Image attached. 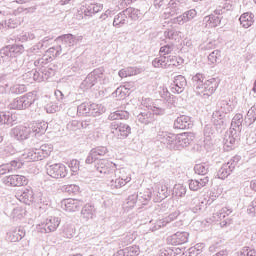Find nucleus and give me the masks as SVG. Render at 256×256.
I'll use <instances>...</instances> for the list:
<instances>
[{"label":"nucleus","mask_w":256,"mask_h":256,"mask_svg":"<svg viewBox=\"0 0 256 256\" xmlns=\"http://www.w3.org/2000/svg\"><path fill=\"white\" fill-rule=\"evenodd\" d=\"M192 87L197 95L209 99L217 91L219 82L215 78L206 80L203 74L197 73L192 77Z\"/></svg>","instance_id":"obj_1"},{"label":"nucleus","mask_w":256,"mask_h":256,"mask_svg":"<svg viewBox=\"0 0 256 256\" xmlns=\"http://www.w3.org/2000/svg\"><path fill=\"white\" fill-rule=\"evenodd\" d=\"M235 109L233 101L229 99L219 100L217 102V109L212 114V119L215 125H223V118L225 115L231 113Z\"/></svg>","instance_id":"obj_2"},{"label":"nucleus","mask_w":256,"mask_h":256,"mask_svg":"<svg viewBox=\"0 0 256 256\" xmlns=\"http://www.w3.org/2000/svg\"><path fill=\"white\" fill-rule=\"evenodd\" d=\"M97 83H100V85H104L105 83V69L103 68H96L90 72L81 83V89H91Z\"/></svg>","instance_id":"obj_3"},{"label":"nucleus","mask_w":256,"mask_h":256,"mask_svg":"<svg viewBox=\"0 0 256 256\" xmlns=\"http://www.w3.org/2000/svg\"><path fill=\"white\" fill-rule=\"evenodd\" d=\"M36 97L33 92H29L21 97L15 98L9 105L10 109H17L18 111H23L24 109H29V106L35 103Z\"/></svg>","instance_id":"obj_4"},{"label":"nucleus","mask_w":256,"mask_h":256,"mask_svg":"<svg viewBox=\"0 0 256 256\" xmlns=\"http://www.w3.org/2000/svg\"><path fill=\"white\" fill-rule=\"evenodd\" d=\"M59 225H61V219L50 216L44 222L38 224L36 229L39 233H54V231H57Z\"/></svg>","instance_id":"obj_5"},{"label":"nucleus","mask_w":256,"mask_h":256,"mask_svg":"<svg viewBox=\"0 0 256 256\" xmlns=\"http://www.w3.org/2000/svg\"><path fill=\"white\" fill-rule=\"evenodd\" d=\"M46 172L49 177H52V179H65L69 173V170H67V166L64 164L56 163L48 165Z\"/></svg>","instance_id":"obj_6"},{"label":"nucleus","mask_w":256,"mask_h":256,"mask_svg":"<svg viewBox=\"0 0 256 256\" xmlns=\"http://www.w3.org/2000/svg\"><path fill=\"white\" fill-rule=\"evenodd\" d=\"M239 156L231 158L227 163L223 164L222 167L217 172L218 179H227L228 176L233 173L237 163H239Z\"/></svg>","instance_id":"obj_7"},{"label":"nucleus","mask_w":256,"mask_h":256,"mask_svg":"<svg viewBox=\"0 0 256 256\" xmlns=\"http://www.w3.org/2000/svg\"><path fill=\"white\" fill-rule=\"evenodd\" d=\"M84 10L81 9V11H78V19H85V18H91L94 15H97V13H101L103 11V4L101 3H90L84 6Z\"/></svg>","instance_id":"obj_8"},{"label":"nucleus","mask_w":256,"mask_h":256,"mask_svg":"<svg viewBox=\"0 0 256 256\" xmlns=\"http://www.w3.org/2000/svg\"><path fill=\"white\" fill-rule=\"evenodd\" d=\"M56 41L58 43H62L56 47V55H61V51L63 49H67L68 47H73V45H77V38L73 36V34H65L59 36Z\"/></svg>","instance_id":"obj_9"},{"label":"nucleus","mask_w":256,"mask_h":256,"mask_svg":"<svg viewBox=\"0 0 256 256\" xmlns=\"http://www.w3.org/2000/svg\"><path fill=\"white\" fill-rule=\"evenodd\" d=\"M111 133L117 135L118 139H126L131 135V126L128 124L113 122L110 126Z\"/></svg>","instance_id":"obj_10"},{"label":"nucleus","mask_w":256,"mask_h":256,"mask_svg":"<svg viewBox=\"0 0 256 256\" xmlns=\"http://www.w3.org/2000/svg\"><path fill=\"white\" fill-rule=\"evenodd\" d=\"M175 141L176 145L173 146L176 148V151H183L185 147H189V145H191V141H193V134L187 132L175 134Z\"/></svg>","instance_id":"obj_11"},{"label":"nucleus","mask_w":256,"mask_h":256,"mask_svg":"<svg viewBox=\"0 0 256 256\" xmlns=\"http://www.w3.org/2000/svg\"><path fill=\"white\" fill-rule=\"evenodd\" d=\"M10 135L17 141H25L31 136V128L29 126H16L11 129Z\"/></svg>","instance_id":"obj_12"},{"label":"nucleus","mask_w":256,"mask_h":256,"mask_svg":"<svg viewBox=\"0 0 256 256\" xmlns=\"http://www.w3.org/2000/svg\"><path fill=\"white\" fill-rule=\"evenodd\" d=\"M157 140L166 145L167 149H170V151H176V148L173 146L177 143L175 140V134L160 131L157 134Z\"/></svg>","instance_id":"obj_13"},{"label":"nucleus","mask_w":256,"mask_h":256,"mask_svg":"<svg viewBox=\"0 0 256 256\" xmlns=\"http://www.w3.org/2000/svg\"><path fill=\"white\" fill-rule=\"evenodd\" d=\"M175 107V100L172 98L168 101V103H154L153 106H151V111L154 113V115H165V113H167V109L175 111Z\"/></svg>","instance_id":"obj_14"},{"label":"nucleus","mask_w":256,"mask_h":256,"mask_svg":"<svg viewBox=\"0 0 256 256\" xmlns=\"http://www.w3.org/2000/svg\"><path fill=\"white\" fill-rule=\"evenodd\" d=\"M4 185L8 187H21L27 185V177L21 175H10L2 179Z\"/></svg>","instance_id":"obj_15"},{"label":"nucleus","mask_w":256,"mask_h":256,"mask_svg":"<svg viewBox=\"0 0 256 256\" xmlns=\"http://www.w3.org/2000/svg\"><path fill=\"white\" fill-rule=\"evenodd\" d=\"M196 17H197V10L190 9L184 12L182 15L173 18L172 23L177 25H185V23H189V21H193V19Z\"/></svg>","instance_id":"obj_16"},{"label":"nucleus","mask_w":256,"mask_h":256,"mask_svg":"<svg viewBox=\"0 0 256 256\" xmlns=\"http://www.w3.org/2000/svg\"><path fill=\"white\" fill-rule=\"evenodd\" d=\"M189 241V234L187 232H176L167 238L169 245H185Z\"/></svg>","instance_id":"obj_17"},{"label":"nucleus","mask_w":256,"mask_h":256,"mask_svg":"<svg viewBox=\"0 0 256 256\" xmlns=\"http://www.w3.org/2000/svg\"><path fill=\"white\" fill-rule=\"evenodd\" d=\"M81 207H83V201L81 200L68 198L62 201V208L64 209V211H68L69 213L79 211Z\"/></svg>","instance_id":"obj_18"},{"label":"nucleus","mask_w":256,"mask_h":256,"mask_svg":"<svg viewBox=\"0 0 256 256\" xmlns=\"http://www.w3.org/2000/svg\"><path fill=\"white\" fill-rule=\"evenodd\" d=\"M187 87V79L183 75L174 77L173 83L171 84L172 93H183Z\"/></svg>","instance_id":"obj_19"},{"label":"nucleus","mask_w":256,"mask_h":256,"mask_svg":"<svg viewBox=\"0 0 256 256\" xmlns=\"http://www.w3.org/2000/svg\"><path fill=\"white\" fill-rule=\"evenodd\" d=\"M16 198L21 203H25V205H30L33 201V189L31 188H24L21 190H18L16 192Z\"/></svg>","instance_id":"obj_20"},{"label":"nucleus","mask_w":256,"mask_h":256,"mask_svg":"<svg viewBox=\"0 0 256 256\" xmlns=\"http://www.w3.org/2000/svg\"><path fill=\"white\" fill-rule=\"evenodd\" d=\"M183 11V6L181 3L177 2V0H171L168 3V7L165 10V17H175V15H179Z\"/></svg>","instance_id":"obj_21"},{"label":"nucleus","mask_w":256,"mask_h":256,"mask_svg":"<svg viewBox=\"0 0 256 256\" xmlns=\"http://www.w3.org/2000/svg\"><path fill=\"white\" fill-rule=\"evenodd\" d=\"M23 237H25V230L21 228H14L7 232L6 239L11 243H18V241H21V239H23Z\"/></svg>","instance_id":"obj_22"},{"label":"nucleus","mask_w":256,"mask_h":256,"mask_svg":"<svg viewBox=\"0 0 256 256\" xmlns=\"http://www.w3.org/2000/svg\"><path fill=\"white\" fill-rule=\"evenodd\" d=\"M192 127L193 123L189 116L182 115L174 121V129H191Z\"/></svg>","instance_id":"obj_23"},{"label":"nucleus","mask_w":256,"mask_h":256,"mask_svg":"<svg viewBox=\"0 0 256 256\" xmlns=\"http://www.w3.org/2000/svg\"><path fill=\"white\" fill-rule=\"evenodd\" d=\"M19 159L23 163H31V161H39V156L37 155V150L35 149H26L20 155Z\"/></svg>","instance_id":"obj_24"},{"label":"nucleus","mask_w":256,"mask_h":256,"mask_svg":"<svg viewBox=\"0 0 256 256\" xmlns=\"http://www.w3.org/2000/svg\"><path fill=\"white\" fill-rule=\"evenodd\" d=\"M207 183H209V177L207 176L199 179L189 180V189L191 191H199V189H203Z\"/></svg>","instance_id":"obj_25"},{"label":"nucleus","mask_w":256,"mask_h":256,"mask_svg":"<svg viewBox=\"0 0 256 256\" xmlns=\"http://www.w3.org/2000/svg\"><path fill=\"white\" fill-rule=\"evenodd\" d=\"M156 198H154L155 203H159L160 201H163V199H167L169 197V188H167V185L163 183H159L156 187Z\"/></svg>","instance_id":"obj_26"},{"label":"nucleus","mask_w":256,"mask_h":256,"mask_svg":"<svg viewBox=\"0 0 256 256\" xmlns=\"http://www.w3.org/2000/svg\"><path fill=\"white\" fill-rule=\"evenodd\" d=\"M53 151V146L51 144H43L40 148H36V153L38 155L39 161L49 157Z\"/></svg>","instance_id":"obj_27"},{"label":"nucleus","mask_w":256,"mask_h":256,"mask_svg":"<svg viewBox=\"0 0 256 256\" xmlns=\"http://www.w3.org/2000/svg\"><path fill=\"white\" fill-rule=\"evenodd\" d=\"M129 24V18H127L124 10L120 13H118L113 20V27H116V29H121L124 25Z\"/></svg>","instance_id":"obj_28"},{"label":"nucleus","mask_w":256,"mask_h":256,"mask_svg":"<svg viewBox=\"0 0 256 256\" xmlns=\"http://www.w3.org/2000/svg\"><path fill=\"white\" fill-rule=\"evenodd\" d=\"M141 253L139 246H130L125 249L119 250L114 256H138Z\"/></svg>","instance_id":"obj_29"},{"label":"nucleus","mask_w":256,"mask_h":256,"mask_svg":"<svg viewBox=\"0 0 256 256\" xmlns=\"http://www.w3.org/2000/svg\"><path fill=\"white\" fill-rule=\"evenodd\" d=\"M114 175V177L122 180L126 185L131 182V171L127 168L116 169Z\"/></svg>","instance_id":"obj_30"},{"label":"nucleus","mask_w":256,"mask_h":256,"mask_svg":"<svg viewBox=\"0 0 256 256\" xmlns=\"http://www.w3.org/2000/svg\"><path fill=\"white\" fill-rule=\"evenodd\" d=\"M206 203L201 201L199 197H194L190 201V209L193 213H201L206 207Z\"/></svg>","instance_id":"obj_31"},{"label":"nucleus","mask_w":256,"mask_h":256,"mask_svg":"<svg viewBox=\"0 0 256 256\" xmlns=\"http://www.w3.org/2000/svg\"><path fill=\"white\" fill-rule=\"evenodd\" d=\"M31 133L35 135H43L47 131V124L45 122H34L28 126Z\"/></svg>","instance_id":"obj_32"},{"label":"nucleus","mask_w":256,"mask_h":256,"mask_svg":"<svg viewBox=\"0 0 256 256\" xmlns=\"http://www.w3.org/2000/svg\"><path fill=\"white\" fill-rule=\"evenodd\" d=\"M81 217L82 219H85V221L93 219L95 217V206L91 204L84 205L81 210Z\"/></svg>","instance_id":"obj_33"},{"label":"nucleus","mask_w":256,"mask_h":256,"mask_svg":"<svg viewBox=\"0 0 256 256\" xmlns=\"http://www.w3.org/2000/svg\"><path fill=\"white\" fill-rule=\"evenodd\" d=\"M254 17L255 16L252 13L246 12L240 16V24L242 27H244V29H249V27H251V25H253L255 22Z\"/></svg>","instance_id":"obj_34"},{"label":"nucleus","mask_w":256,"mask_h":256,"mask_svg":"<svg viewBox=\"0 0 256 256\" xmlns=\"http://www.w3.org/2000/svg\"><path fill=\"white\" fill-rule=\"evenodd\" d=\"M22 77L28 83H31V81H41V73L37 69L24 73Z\"/></svg>","instance_id":"obj_35"},{"label":"nucleus","mask_w":256,"mask_h":256,"mask_svg":"<svg viewBox=\"0 0 256 256\" xmlns=\"http://www.w3.org/2000/svg\"><path fill=\"white\" fill-rule=\"evenodd\" d=\"M204 23H206L207 27H219L221 25V17L212 14L204 17Z\"/></svg>","instance_id":"obj_36"},{"label":"nucleus","mask_w":256,"mask_h":256,"mask_svg":"<svg viewBox=\"0 0 256 256\" xmlns=\"http://www.w3.org/2000/svg\"><path fill=\"white\" fill-rule=\"evenodd\" d=\"M243 127V114H236L231 122V128L238 133H241Z\"/></svg>","instance_id":"obj_37"},{"label":"nucleus","mask_w":256,"mask_h":256,"mask_svg":"<svg viewBox=\"0 0 256 256\" xmlns=\"http://www.w3.org/2000/svg\"><path fill=\"white\" fill-rule=\"evenodd\" d=\"M138 205H147L151 201V190L147 189L144 192L136 194Z\"/></svg>","instance_id":"obj_38"},{"label":"nucleus","mask_w":256,"mask_h":256,"mask_svg":"<svg viewBox=\"0 0 256 256\" xmlns=\"http://www.w3.org/2000/svg\"><path fill=\"white\" fill-rule=\"evenodd\" d=\"M153 67L160 69H167L169 67V58L166 56H160L152 61Z\"/></svg>","instance_id":"obj_39"},{"label":"nucleus","mask_w":256,"mask_h":256,"mask_svg":"<svg viewBox=\"0 0 256 256\" xmlns=\"http://www.w3.org/2000/svg\"><path fill=\"white\" fill-rule=\"evenodd\" d=\"M138 123H141L142 125H149L153 121V114L151 112L145 111L141 112L137 116Z\"/></svg>","instance_id":"obj_40"},{"label":"nucleus","mask_w":256,"mask_h":256,"mask_svg":"<svg viewBox=\"0 0 256 256\" xmlns=\"http://www.w3.org/2000/svg\"><path fill=\"white\" fill-rule=\"evenodd\" d=\"M108 119L110 121H117L119 119H129V112L123 111V110H117L115 112H112L109 116Z\"/></svg>","instance_id":"obj_41"},{"label":"nucleus","mask_w":256,"mask_h":256,"mask_svg":"<svg viewBox=\"0 0 256 256\" xmlns=\"http://www.w3.org/2000/svg\"><path fill=\"white\" fill-rule=\"evenodd\" d=\"M244 121H245V124L248 126L253 125V123H255V121H256V106H252L248 110V112L244 118Z\"/></svg>","instance_id":"obj_42"},{"label":"nucleus","mask_w":256,"mask_h":256,"mask_svg":"<svg viewBox=\"0 0 256 256\" xmlns=\"http://www.w3.org/2000/svg\"><path fill=\"white\" fill-rule=\"evenodd\" d=\"M102 113H105V107L101 104H90V116L97 117L99 115H102Z\"/></svg>","instance_id":"obj_43"},{"label":"nucleus","mask_w":256,"mask_h":256,"mask_svg":"<svg viewBox=\"0 0 256 256\" xmlns=\"http://www.w3.org/2000/svg\"><path fill=\"white\" fill-rule=\"evenodd\" d=\"M10 217L13 221H19V219H23V217H25V210L23 207L18 206L11 211Z\"/></svg>","instance_id":"obj_44"},{"label":"nucleus","mask_w":256,"mask_h":256,"mask_svg":"<svg viewBox=\"0 0 256 256\" xmlns=\"http://www.w3.org/2000/svg\"><path fill=\"white\" fill-rule=\"evenodd\" d=\"M40 81H47L49 77H53L55 75V70L52 68L46 67V68H40Z\"/></svg>","instance_id":"obj_45"},{"label":"nucleus","mask_w":256,"mask_h":256,"mask_svg":"<svg viewBox=\"0 0 256 256\" xmlns=\"http://www.w3.org/2000/svg\"><path fill=\"white\" fill-rule=\"evenodd\" d=\"M12 59H13V56L7 51V48H3L0 51V63L2 65H9Z\"/></svg>","instance_id":"obj_46"},{"label":"nucleus","mask_w":256,"mask_h":256,"mask_svg":"<svg viewBox=\"0 0 256 256\" xmlns=\"http://www.w3.org/2000/svg\"><path fill=\"white\" fill-rule=\"evenodd\" d=\"M138 70L135 67H128L126 69H122L118 72L119 77L124 79L125 77H133V75H137Z\"/></svg>","instance_id":"obj_47"},{"label":"nucleus","mask_w":256,"mask_h":256,"mask_svg":"<svg viewBox=\"0 0 256 256\" xmlns=\"http://www.w3.org/2000/svg\"><path fill=\"white\" fill-rule=\"evenodd\" d=\"M213 135H215V128L208 124L204 127V142L209 143L213 139Z\"/></svg>","instance_id":"obj_48"},{"label":"nucleus","mask_w":256,"mask_h":256,"mask_svg":"<svg viewBox=\"0 0 256 256\" xmlns=\"http://www.w3.org/2000/svg\"><path fill=\"white\" fill-rule=\"evenodd\" d=\"M77 113L91 117V103L84 102L80 104L77 108Z\"/></svg>","instance_id":"obj_49"},{"label":"nucleus","mask_w":256,"mask_h":256,"mask_svg":"<svg viewBox=\"0 0 256 256\" xmlns=\"http://www.w3.org/2000/svg\"><path fill=\"white\" fill-rule=\"evenodd\" d=\"M5 49H7L12 58L15 59L16 55H21L24 48L23 45H12L5 47Z\"/></svg>","instance_id":"obj_50"},{"label":"nucleus","mask_w":256,"mask_h":256,"mask_svg":"<svg viewBox=\"0 0 256 256\" xmlns=\"http://www.w3.org/2000/svg\"><path fill=\"white\" fill-rule=\"evenodd\" d=\"M91 151L96 156V159L98 161L101 160V157H105V155L109 153V151L107 150V147L105 146H99V147L93 148Z\"/></svg>","instance_id":"obj_51"},{"label":"nucleus","mask_w":256,"mask_h":256,"mask_svg":"<svg viewBox=\"0 0 256 256\" xmlns=\"http://www.w3.org/2000/svg\"><path fill=\"white\" fill-rule=\"evenodd\" d=\"M124 14L126 15L127 19H132V21H137L139 19V10L135 8H127L124 10Z\"/></svg>","instance_id":"obj_52"},{"label":"nucleus","mask_w":256,"mask_h":256,"mask_svg":"<svg viewBox=\"0 0 256 256\" xmlns=\"http://www.w3.org/2000/svg\"><path fill=\"white\" fill-rule=\"evenodd\" d=\"M223 145L227 151L233 149V145H235V137H233L231 134H226L223 139Z\"/></svg>","instance_id":"obj_53"},{"label":"nucleus","mask_w":256,"mask_h":256,"mask_svg":"<svg viewBox=\"0 0 256 256\" xmlns=\"http://www.w3.org/2000/svg\"><path fill=\"white\" fill-rule=\"evenodd\" d=\"M137 203H139L137 200V194H132L128 196L126 202L124 203V209H133Z\"/></svg>","instance_id":"obj_54"},{"label":"nucleus","mask_w":256,"mask_h":256,"mask_svg":"<svg viewBox=\"0 0 256 256\" xmlns=\"http://www.w3.org/2000/svg\"><path fill=\"white\" fill-rule=\"evenodd\" d=\"M111 189H121L122 187H125L127 185L123 180H120V178L115 177L114 179L110 180L108 183Z\"/></svg>","instance_id":"obj_55"},{"label":"nucleus","mask_w":256,"mask_h":256,"mask_svg":"<svg viewBox=\"0 0 256 256\" xmlns=\"http://www.w3.org/2000/svg\"><path fill=\"white\" fill-rule=\"evenodd\" d=\"M194 171L197 175H207L209 173V165L207 164H196Z\"/></svg>","instance_id":"obj_56"},{"label":"nucleus","mask_w":256,"mask_h":256,"mask_svg":"<svg viewBox=\"0 0 256 256\" xmlns=\"http://www.w3.org/2000/svg\"><path fill=\"white\" fill-rule=\"evenodd\" d=\"M95 167L99 173L102 169H105V167H113V162L105 159H100L97 161Z\"/></svg>","instance_id":"obj_57"},{"label":"nucleus","mask_w":256,"mask_h":256,"mask_svg":"<svg viewBox=\"0 0 256 256\" xmlns=\"http://www.w3.org/2000/svg\"><path fill=\"white\" fill-rule=\"evenodd\" d=\"M95 167L99 173L102 169H105V167H113V162L105 159H100L97 161Z\"/></svg>","instance_id":"obj_58"},{"label":"nucleus","mask_w":256,"mask_h":256,"mask_svg":"<svg viewBox=\"0 0 256 256\" xmlns=\"http://www.w3.org/2000/svg\"><path fill=\"white\" fill-rule=\"evenodd\" d=\"M220 59H221V51L219 50H214L208 55V61L212 65H214V63H218Z\"/></svg>","instance_id":"obj_59"},{"label":"nucleus","mask_w":256,"mask_h":256,"mask_svg":"<svg viewBox=\"0 0 256 256\" xmlns=\"http://www.w3.org/2000/svg\"><path fill=\"white\" fill-rule=\"evenodd\" d=\"M10 91L14 95H21V93H25V91H27V87L23 84H15L10 88Z\"/></svg>","instance_id":"obj_60"},{"label":"nucleus","mask_w":256,"mask_h":256,"mask_svg":"<svg viewBox=\"0 0 256 256\" xmlns=\"http://www.w3.org/2000/svg\"><path fill=\"white\" fill-rule=\"evenodd\" d=\"M168 67H179L183 63V59L177 58V56H168Z\"/></svg>","instance_id":"obj_61"},{"label":"nucleus","mask_w":256,"mask_h":256,"mask_svg":"<svg viewBox=\"0 0 256 256\" xmlns=\"http://www.w3.org/2000/svg\"><path fill=\"white\" fill-rule=\"evenodd\" d=\"M116 169L117 165L112 162V166L105 167L98 173H100L101 175H115Z\"/></svg>","instance_id":"obj_62"},{"label":"nucleus","mask_w":256,"mask_h":256,"mask_svg":"<svg viewBox=\"0 0 256 256\" xmlns=\"http://www.w3.org/2000/svg\"><path fill=\"white\" fill-rule=\"evenodd\" d=\"M49 63V59L47 57H42L34 62L36 70L40 71V69H45V65Z\"/></svg>","instance_id":"obj_63"},{"label":"nucleus","mask_w":256,"mask_h":256,"mask_svg":"<svg viewBox=\"0 0 256 256\" xmlns=\"http://www.w3.org/2000/svg\"><path fill=\"white\" fill-rule=\"evenodd\" d=\"M247 213L251 217H256V198L248 205Z\"/></svg>","instance_id":"obj_64"}]
</instances>
